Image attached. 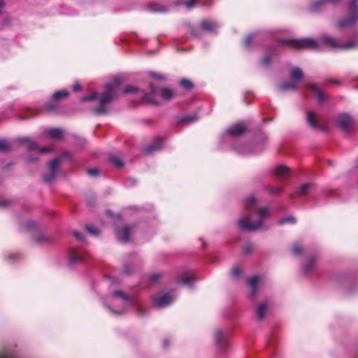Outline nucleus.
Returning a JSON list of instances; mask_svg holds the SVG:
<instances>
[{"instance_id":"37998d69","label":"nucleus","mask_w":358,"mask_h":358,"mask_svg":"<svg viewBox=\"0 0 358 358\" xmlns=\"http://www.w3.org/2000/svg\"><path fill=\"white\" fill-rule=\"evenodd\" d=\"M139 90L135 86L133 85H127L123 90L124 94H130L138 92Z\"/></svg>"},{"instance_id":"6e6552de","label":"nucleus","mask_w":358,"mask_h":358,"mask_svg":"<svg viewBox=\"0 0 358 358\" xmlns=\"http://www.w3.org/2000/svg\"><path fill=\"white\" fill-rule=\"evenodd\" d=\"M173 301L171 295L168 294H159L152 296V301L155 306L162 308L165 307Z\"/></svg>"},{"instance_id":"49530a36","label":"nucleus","mask_w":358,"mask_h":358,"mask_svg":"<svg viewBox=\"0 0 358 358\" xmlns=\"http://www.w3.org/2000/svg\"><path fill=\"white\" fill-rule=\"evenodd\" d=\"M87 174L92 177H96L99 174V170L97 168L90 169L87 171Z\"/></svg>"},{"instance_id":"de8ad7c7","label":"nucleus","mask_w":358,"mask_h":358,"mask_svg":"<svg viewBox=\"0 0 358 358\" xmlns=\"http://www.w3.org/2000/svg\"><path fill=\"white\" fill-rule=\"evenodd\" d=\"M9 150L8 143L4 140H0V151L5 152Z\"/></svg>"},{"instance_id":"ea45409f","label":"nucleus","mask_w":358,"mask_h":358,"mask_svg":"<svg viewBox=\"0 0 358 358\" xmlns=\"http://www.w3.org/2000/svg\"><path fill=\"white\" fill-rule=\"evenodd\" d=\"M278 222L279 224H283L285 223L294 224L296 222V220L294 217L290 216V217H287L280 219L278 220Z\"/></svg>"},{"instance_id":"72a5a7b5","label":"nucleus","mask_w":358,"mask_h":358,"mask_svg":"<svg viewBox=\"0 0 358 358\" xmlns=\"http://www.w3.org/2000/svg\"><path fill=\"white\" fill-rule=\"evenodd\" d=\"M313 267V259H310L308 260V264L304 266V268H303V273L306 275H310Z\"/></svg>"},{"instance_id":"a18cd8bd","label":"nucleus","mask_w":358,"mask_h":358,"mask_svg":"<svg viewBox=\"0 0 358 358\" xmlns=\"http://www.w3.org/2000/svg\"><path fill=\"white\" fill-rule=\"evenodd\" d=\"M268 191L273 195H280L282 193V189L280 187H267Z\"/></svg>"},{"instance_id":"f03ea898","label":"nucleus","mask_w":358,"mask_h":358,"mask_svg":"<svg viewBox=\"0 0 358 358\" xmlns=\"http://www.w3.org/2000/svg\"><path fill=\"white\" fill-rule=\"evenodd\" d=\"M123 83V79L120 76L114 78L112 83H107L105 85L106 91L100 94H98L99 106L92 109L94 114L101 115L108 113L106 104L109 103L113 99H116V93L119 87Z\"/></svg>"},{"instance_id":"09e8293b","label":"nucleus","mask_w":358,"mask_h":358,"mask_svg":"<svg viewBox=\"0 0 358 358\" xmlns=\"http://www.w3.org/2000/svg\"><path fill=\"white\" fill-rule=\"evenodd\" d=\"M307 120L308 125L313 127V112L310 110L307 113Z\"/></svg>"},{"instance_id":"20e7f679","label":"nucleus","mask_w":358,"mask_h":358,"mask_svg":"<svg viewBox=\"0 0 358 358\" xmlns=\"http://www.w3.org/2000/svg\"><path fill=\"white\" fill-rule=\"evenodd\" d=\"M280 45H286L295 50L312 49L313 48V39L311 38L301 39H280Z\"/></svg>"},{"instance_id":"2f4dec72","label":"nucleus","mask_w":358,"mask_h":358,"mask_svg":"<svg viewBox=\"0 0 358 358\" xmlns=\"http://www.w3.org/2000/svg\"><path fill=\"white\" fill-rule=\"evenodd\" d=\"M58 107V103L57 101H54L52 99L50 101L46 103L44 106V108L48 111H54Z\"/></svg>"},{"instance_id":"412c9836","label":"nucleus","mask_w":358,"mask_h":358,"mask_svg":"<svg viewBox=\"0 0 358 358\" xmlns=\"http://www.w3.org/2000/svg\"><path fill=\"white\" fill-rule=\"evenodd\" d=\"M215 339L218 345L224 348L227 345V342L225 336L223 333L220 330H217L215 333Z\"/></svg>"},{"instance_id":"e2e57ef3","label":"nucleus","mask_w":358,"mask_h":358,"mask_svg":"<svg viewBox=\"0 0 358 358\" xmlns=\"http://www.w3.org/2000/svg\"><path fill=\"white\" fill-rule=\"evenodd\" d=\"M318 7V4L317 3L315 2V6H314V8H315V10Z\"/></svg>"},{"instance_id":"603ef678","label":"nucleus","mask_w":358,"mask_h":358,"mask_svg":"<svg viewBox=\"0 0 358 358\" xmlns=\"http://www.w3.org/2000/svg\"><path fill=\"white\" fill-rule=\"evenodd\" d=\"M73 236L79 241H81L83 243L85 242L84 236L80 232L75 231H73Z\"/></svg>"},{"instance_id":"0eeeda50","label":"nucleus","mask_w":358,"mask_h":358,"mask_svg":"<svg viewBox=\"0 0 358 358\" xmlns=\"http://www.w3.org/2000/svg\"><path fill=\"white\" fill-rule=\"evenodd\" d=\"M69 262L71 264H77L84 261L86 252L78 248H71L69 250Z\"/></svg>"},{"instance_id":"39448f33","label":"nucleus","mask_w":358,"mask_h":358,"mask_svg":"<svg viewBox=\"0 0 358 358\" xmlns=\"http://www.w3.org/2000/svg\"><path fill=\"white\" fill-rule=\"evenodd\" d=\"M335 124L342 132L351 133L355 129V122L352 117L348 114H341L335 119Z\"/></svg>"},{"instance_id":"a878e982","label":"nucleus","mask_w":358,"mask_h":358,"mask_svg":"<svg viewBox=\"0 0 358 358\" xmlns=\"http://www.w3.org/2000/svg\"><path fill=\"white\" fill-rule=\"evenodd\" d=\"M258 282H259L258 276H254L248 280V285L251 287V289H252L251 294L252 296H255V294L257 292V286Z\"/></svg>"},{"instance_id":"3c124183","label":"nucleus","mask_w":358,"mask_h":358,"mask_svg":"<svg viewBox=\"0 0 358 358\" xmlns=\"http://www.w3.org/2000/svg\"><path fill=\"white\" fill-rule=\"evenodd\" d=\"M150 75L159 80H164L166 79V77L164 75L155 73V72H150Z\"/></svg>"},{"instance_id":"f257e3e1","label":"nucleus","mask_w":358,"mask_h":358,"mask_svg":"<svg viewBox=\"0 0 358 358\" xmlns=\"http://www.w3.org/2000/svg\"><path fill=\"white\" fill-rule=\"evenodd\" d=\"M256 198L253 196H248L245 201V208L249 215L243 217L238 222L239 227L245 231H255L261 228L265 217L268 215L267 208H260L257 210L259 219L256 222L251 220L250 214L255 210Z\"/></svg>"},{"instance_id":"f704fd0d","label":"nucleus","mask_w":358,"mask_h":358,"mask_svg":"<svg viewBox=\"0 0 358 358\" xmlns=\"http://www.w3.org/2000/svg\"><path fill=\"white\" fill-rule=\"evenodd\" d=\"M254 38H255L254 34H250L247 35L243 38V45L247 48L249 47L251 45L252 42L253 41Z\"/></svg>"},{"instance_id":"c756f323","label":"nucleus","mask_w":358,"mask_h":358,"mask_svg":"<svg viewBox=\"0 0 358 358\" xmlns=\"http://www.w3.org/2000/svg\"><path fill=\"white\" fill-rule=\"evenodd\" d=\"M148 9L151 12H165L166 9L159 6L156 3H149L148 4Z\"/></svg>"},{"instance_id":"6ab92c4d","label":"nucleus","mask_w":358,"mask_h":358,"mask_svg":"<svg viewBox=\"0 0 358 358\" xmlns=\"http://www.w3.org/2000/svg\"><path fill=\"white\" fill-rule=\"evenodd\" d=\"M298 87V84L296 82L293 81L292 80L291 81H285L282 83L279 87L278 89L280 91H285V90H296Z\"/></svg>"},{"instance_id":"338daca9","label":"nucleus","mask_w":358,"mask_h":358,"mask_svg":"<svg viewBox=\"0 0 358 358\" xmlns=\"http://www.w3.org/2000/svg\"><path fill=\"white\" fill-rule=\"evenodd\" d=\"M125 272H126L127 273H128V274H129V273H130V272H129V271H127V267L125 268Z\"/></svg>"},{"instance_id":"8fccbe9b","label":"nucleus","mask_w":358,"mask_h":358,"mask_svg":"<svg viewBox=\"0 0 358 358\" xmlns=\"http://www.w3.org/2000/svg\"><path fill=\"white\" fill-rule=\"evenodd\" d=\"M254 249V246L252 244H247L243 248V252L245 255L250 254Z\"/></svg>"},{"instance_id":"423d86ee","label":"nucleus","mask_w":358,"mask_h":358,"mask_svg":"<svg viewBox=\"0 0 358 358\" xmlns=\"http://www.w3.org/2000/svg\"><path fill=\"white\" fill-rule=\"evenodd\" d=\"M322 43L327 46L331 49H350L355 45L354 41H350L347 43H341L336 38L330 36H324L322 38Z\"/></svg>"},{"instance_id":"5fc2aeb1","label":"nucleus","mask_w":358,"mask_h":358,"mask_svg":"<svg viewBox=\"0 0 358 358\" xmlns=\"http://www.w3.org/2000/svg\"><path fill=\"white\" fill-rule=\"evenodd\" d=\"M48 241L49 239L44 235H38L35 238V241L37 243H43Z\"/></svg>"},{"instance_id":"cd10ccee","label":"nucleus","mask_w":358,"mask_h":358,"mask_svg":"<svg viewBox=\"0 0 358 358\" xmlns=\"http://www.w3.org/2000/svg\"><path fill=\"white\" fill-rule=\"evenodd\" d=\"M180 85L186 90H191L194 87L193 83L187 78H182L180 80Z\"/></svg>"},{"instance_id":"a211bd4d","label":"nucleus","mask_w":358,"mask_h":358,"mask_svg":"<svg viewBox=\"0 0 358 358\" xmlns=\"http://www.w3.org/2000/svg\"><path fill=\"white\" fill-rule=\"evenodd\" d=\"M289 76L293 81L298 82L303 78V73L301 69L298 67L293 68L289 72Z\"/></svg>"},{"instance_id":"f3484780","label":"nucleus","mask_w":358,"mask_h":358,"mask_svg":"<svg viewBox=\"0 0 358 358\" xmlns=\"http://www.w3.org/2000/svg\"><path fill=\"white\" fill-rule=\"evenodd\" d=\"M160 96L166 101H171L175 98L177 94L173 90L168 87H164L161 90Z\"/></svg>"},{"instance_id":"69168bd1","label":"nucleus","mask_w":358,"mask_h":358,"mask_svg":"<svg viewBox=\"0 0 358 358\" xmlns=\"http://www.w3.org/2000/svg\"><path fill=\"white\" fill-rule=\"evenodd\" d=\"M314 45H315V49H316V48H317V43H316V41H315Z\"/></svg>"},{"instance_id":"4468645a","label":"nucleus","mask_w":358,"mask_h":358,"mask_svg":"<svg viewBox=\"0 0 358 358\" xmlns=\"http://www.w3.org/2000/svg\"><path fill=\"white\" fill-rule=\"evenodd\" d=\"M200 27L204 31L213 32L218 28V24L211 20H203L200 22Z\"/></svg>"},{"instance_id":"2eb2a0df","label":"nucleus","mask_w":358,"mask_h":358,"mask_svg":"<svg viewBox=\"0 0 358 358\" xmlns=\"http://www.w3.org/2000/svg\"><path fill=\"white\" fill-rule=\"evenodd\" d=\"M150 90V94L143 92V99L145 102L150 105H154L156 106L157 101L154 99L153 95L156 93V88L155 85L152 83H150L149 85Z\"/></svg>"},{"instance_id":"e433bc0d","label":"nucleus","mask_w":358,"mask_h":358,"mask_svg":"<svg viewBox=\"0 0 358 358\" xmlns=\"http://www.w3.org/2000/svg\"><path fill=\"white\" fill-rule=\"evenodd\" d=\"M310 187V184L309 183L303 185L297 189L296 194L299 195H305Z\"/></svg>"},{"instance_id":"58836bf2","label":"nucleus","mask_w":358,"mask_h":358,"mask_svg":"<svg viewBox=\"0 0 358 358\" xmlns=\"http://www.w3.org/2000/svg\"><path fill=\"white\" fill-rule=\"evenodd\" d=\"M198 120V117L196 115H186L182 120V123L193 122Z\"/></svg>"},{"instance_id":"a19ab883","label":"nucleus","mask_w":358,"mask_h":358,"mask_svg":"<svg viewBox=\"0 0 358 358\" xmlns=\"http://www.w3.org/2000/svg\"><path fill=\"white\" fill-rule=\"evenodd\" d=\"M98 93L96 92H94L90 95L85 96L81 98L82 101H93L97 99Z\"/></svg>"},{"instance_id":"1a4fd4ad","label":"nucleus","mask_w":358,"mask_h":358,"mask_svg":"<svg viewBox=\"0 0 358 358\" xmlns=\"http://www.w3.org/2000/svg\"><path fill=\"white\" fill-rule=\"evenodd\" d=\"M131 232V228L128 225H124L122 227L117 228L115 230L117 238L124 243L129 241V235Z\"/></svg>"},{"instance_id":"4d7b16f0","label":"nucleus","mask_w":358,"mask_h":358,"mask_svg":"<svg viewBox=\"0 0 358 358\" xmlns=\"http://www.w3.org/2000/svg\"><path fill=\"white\" fill-rule=\"evenodd\" d=\"M81 90V85L79 84V83L76 82L73 85V90L74 92H78Z\"/></svg>"},{"instance_id":"13d9d810","label":"nucleus","mask_w":358,"mask_h":358,"mask_svg":"<svg viewBox=\"0 0 358 358\" xmlns=\"http://www.w3.org/2000/svg\"><path fill=\"white\" fill-rule=\"evenodd\" d=\"M49 151H50V149L49 148H47V147H44V148L40 149V150H39V152L41 153H45V152H48Z\"/></svg>"},{"instance_id":"864d4df0","label":"nucleus","mask_w":358,"mask_h":358,"mask_svg":"<svg viewBox=\"0 0 358 358\" xmlns=\"http://www.w3.org/2000/svg\"><path fill=\"white\" fill-rule=\"evenodd\" d=\"M241 274V269L238 266H235L231 270V275L234 277H238Z\"/></svg>"},{"instance_id":"bb28decb","label":"nucleus","mask_w":358,"mask_h":358,"mask_svg":"<svg viewBox=\"0 0 358 358\" xmlns=\"http://www.w3.org/2000/svg\"><path fill=\"white\" fill-rule=\"evenodd\" d=\"M60 162L61 159L58 157L50 161L48 163L50 171L56 173L57 169H58Z\"/></svg>"},{"instance_id":"9b49d317","label":"nucleus","mask_w":358,"mask_h":358,"mask_svg":"<svg viewBox=\"0 0 358 358\" xmlns=\"http://www.w3.org/2000/svg\"><path fill=\"white\" fill-rule=\"evenodd\" d=\"M315 97L317 99L318 103L321 106L324 105L329 100V96L327 93L322 90L315 84Z\"/></svg>"},{"instance_id":"4be33fe9","label":"nucleus","mask_w":358,"mask_h":358,"mask_svg":"<svg viewBox=\"0 0 358 358\" xmlns=\"http://www.w3.org/2000/svg\"><path fill=\"white\" fill-rule=\"evenodd\" d=\"M305 250H306V248L299 241L294 243L292 246V252L293 255H294L296 256L301 255Z\"/></svg>"},{"instance_id":"4c0bfd02","label":"nucleus","mask_w":358,"mask_h":358,"mask_svg":"<svg viewBox=\"0 0 358 358\" xmlns=\"http://www.w3.org/2000/svg\"><path fill=\"white\" fill-rule=\"evenodd\" d=\"M55 176H56V173L54 172H51L50 171L49 173H48L43 176V180L46 183H50L55 180Z\"/></svg>"},{"instance_id":"f8f14e48","label":"nucleus","mask_w":358,"mask_h":358,"mask_svg":"<svg viewBox=\"0 0 358 358\" xmlns=\"http://www.w3.org/2000/svg\"><path fill=\"white\" fill-rule=\"evenodd\" d=\"M245 131H246L245 126L243 123L238 122V123L230 127L227 129V132L230 136H239V135L245 133Z\"/></svg>"},{"instance_id":"7c9ffc66","label":"nucleus","mask_w":358,"mask_h":358,"mask_svg":"<svg viewBox=\"0 0 358 358\" xmlns=\"http://www.w3.org/2000/svg\"><path fill=\"white\" fill-rule=\"evenodd\" d=\"M198 0H178L177 5L184 4L188 9L192 8L195 6L196 3Z\"/></svg>"},{"instance_id":"393cba45","label":"nucleus","mask_w":358,"mask_h":358,"mask_svg":"<svg viewBox=\"0 0 358 358\" xmlns=\"http://www.w3.org/2000/svg\"><path fill=\"white\" fill-rule=\"evenodd\" d=\"M69 94V92L66 90L57 91L52 94V99L58 102L63 99L67 98Z\"/></svg>"},{"instance_id":"b1692460","label":"nucleus","mask_w":358,"mask_h":358,"mask_svg":"<svg viewBox=\"0 0 358 358\" xmlns=\"http://www.w3.org/2000/svg\"><path fill=\"white\" fill-rule=\"evenodd\" d=\"M195 279V276L192 273H185L178 279V282L183 285H189Z\"/></svg>"},{"instance_id":"aec40b11","label":"nucleus","mask_w":358,"mask_h":358,"mask_svg":"<svg viewBox=\"0 0 358 358\" xmlns=\"http://www.w3.org/2000/svg\"><path fill=\"white\" fill-rule=\"evenodd\" d=\"M267 309L268 303L266 302H262L257 307V315L259 320H262L264 318Z\"/></svg>"},{"instance_id":"dca6fc26","label":"nucleus","mask_w":358,"mask_h":358,"mask_svg":"<svg viewBox=\"0 0 358 358\" xmlns=\"http://www.w3.org/2000/svg\"><path fill=\"white\" fill-rule=\"evenodd\" d=\"M314 124H315V130H319L322 132H327L329 129V126L328 123L324 120H320V119L317 118L315 115Z\"/></svg>"},{"instance_id":"bf43d9fd","label":"nucleus","mask_w":358,"mask_h":358,"mask_svg":"<svg viewBox=\"0 0 358 358\" xmlns=\"http://www.w3.org/2000/svg\"><path fill=\"white\" fill-rule=\"evenodd\" d=\"M137 311H138V313L139 316H142L143 315V310L140 308H138Z\"/></svg>"},{"instance_id":"0e129e2a","label":"nucleus","mask_w":358,"mask_h":358,"mask_svg":"<svg viewBox=\"0 0 358 358\" xmlns=\"http://www.w3.org/2000/svg\"><path fill=\"white\" fill-rule=\"evenodd\" d=\"M1 204L2 206H6L7 203L6 201H4V202H2Z\"/></svg>"},{"instance_id":"680f3d73","label":"nucleus","mask_w":358,"mask_h":358,"mask_svg":"<svg viewBox=\"0 0 358 358\" xmlns=\"http://www.w3.org/2000/svg\"><path fill=\"white\" fill-rule=\"evenodd\" d=\"M338 0H325V1H329V2H331V3H336L337 2Z\"/></svg>"},{"instance_id":"473e14b6","label":"nucleus","mask_w":358,"mask_h":358,"mask_svg":"<svg viewBox=\"0 0 358 358\" xmlns=\"http://www.w3.org/2000/svg\"><path fill=\"white\" fill-rule=\"evenodd\" d=\"M113 295L116 297L121 298L126 301H129L131 303L133 302L129 296H127L124 292L121 290H117L113 292Z\"/></svg>"},{"instance_id":"c85d7f7f","label":"nucleus","mask_w":358,"mask_h":358,"mask_svg":"<svg viewBox=\"0 0 358 358\" xmlns=\"http://www.w3.org/2000/svg\"><path fill=\"white\" fill-rule=\"evenodd\" d=\"M22 141L26 143L27 149L30 151L35 150L38 148L36 142L29 138H22Z\"/></svg>"},{"instance_id":"5701e85b","label":"nucleus","mask_w":358,"mask_h":358,"mask_svg":"<svg viewBox=\"0 0 358 358\" xmlns=\"http://www.w3.org/2000/svg\"><path fill=\"white\" fill-rule=\"evenodd\" d=\"M45 134L51 138H61L62 131L59 128L50 129L45 131Z\"/></svg>"},{"instance_id":"79ce46f5","label":"nucleus","mask_w":358,"mask_h":358,"mask_svg":"<svg viewBox=\"0 0 358 358\" xmlns=\"http://www.w3.org/2000/svg\"><path fill=\"white\" fill-rule=\"evenodd\" d=\"M261 64L264 66H268L271 64V57L270 55H266L261 60Z\"/></svg>"},{"instance_id":"c03bdc74","label":"nucleus","mask_w":358,"mask_h":358,"mask_svg":"<svg viewBox=\"0 0 358 358\" xmlns=\"http://www.w3.org/2000/svg\"><path fill=\"white\" fill-rule=\"evenodd\" d=\"M85 229L87 231V232H89L90 234H91L92 235H94V236L99 235L100 233V231L97 228H95V227H91L89 225H87L85 227Z\"/></svg>"},{"instance_id":"ddd939ff","label":"nucleus","mask_w":358,"mask_h":358,"mask_svg":"<svg viewBox=\"0 0 358 358\" xmlns=\"http://www.w3.org/2000/svg\"><path fill=\"white\" fill-rule=\"evenodd\" d=\"M273 173L277 178L283 180L289 176L290 170L286 166L279 165L273 169Z\"/></svg>"},{"instance_id":"9d476101","label":"nucleus","mask_w":358,"mask_h":358,"mask_svg":"<svg viewBox=\"0 0 358 358\" xmlns=\"http://www.w3.org/2000/svg\"><path fill=\"white\" fill-rule=\"evenodd\" d=\"M164 139L162 137L155 138L153 141L144 149V152L150 154L162 148Z\"/></svg>"},{"instance_id":"c9c22d12","label":"nucleus","mask_w":358,"mask_h":358,"mask_svg":"<svg viewBox=\"0 0 358 358\" xmlns=\"http://www.w3.org/2000/svg\"><path fill=\"white\" fill-rule=\"evenodd\" d=\"M109 160L111 163H113L115 166L118 168L123 166L122 161L115 156H110L109 157Z\"/></svg>"},{"instance_id":"7ed1b4c3","label":"nucleus","mask_w":358,"mask_h":358,"mask_svg":"<svg viewBox=\"0 0 358 358\" xmlns=\"http://www.w3.org/2000/svg\"><path fill=\"white\" fill-rule=\"evenodd\" d=\"M358 0H351L350 3L349 16L339 20L338 27L344 28L346 27H352L358 22Z\"/></svg>"},{"instance_id":"6e6d98bb","label":"nucleus","mask_w":358,"mask_h":358,"mask_svg":"<svg viewBox=\"0 0 358 358\" xmlns=\"http://www.w3.org/2000/svg\"><path fill=\"white\" fill-rule=\"evenodd\" d=\"M161 278V275L158 273L152 274L150 275V281L155 282H157Z\"/></svg>"},{"instance_id":"052dcab7","label":"nucleus","mask_w":358,"mask_h":358,"mask_svg":"<svg viewBox=\"0 0 358 358\" xmlns=\"http://www.w3.org/2000/svg\"><path fill=\"white\" fill-rule=\"evenodd\" d=\"M332 83H335V84H337V85H340L341 83L338 81V80H331Z\"/></svg>"}]
</instances>
